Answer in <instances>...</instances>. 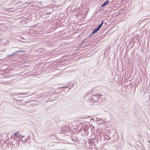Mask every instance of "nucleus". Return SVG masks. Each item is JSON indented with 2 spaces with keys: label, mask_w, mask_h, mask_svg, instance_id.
Returning a JSON list of instances; mask_svg holds the SVG:
<instances>
[{
  "label": "nucleus",
  "mask_w": 150,
  "mask_h": 150,
  "mask_svg": "<svg viewBox=\"0 0 150 150\" xmlns=\"http://www.w3.org/2000/svg\"><path fill=\"white\" fill-rule=\"evenodd\" d=\"M100 96L97 94H95L93 97L94 101L95 102L98 101L100 98Z\"/></svg>",
  "instance_id": "nucleus-1"
},
{
  "label": "nucleus",
  "mask_w": 150,
  "mask_h": 150,
  "mask_svg": "<svg viewBox=\"0 0 150 150\" xmlns=\"http://www.w3.org/2000/svg\"><path fill=\"white\" fill-rule=\"evenodd\" d=\"M109 3V1L108 0L106 1L101 6V7H103L105 6L107 4H108Z\"/></svg>",
  "instance_id": "nucleus-2"
},
{
  "label": "nucleus",
  "mask_w": 150,
  "mask_h": 150,
  "mask_svg": "<svg viewBox=\"0 0 150 150\" xmlns=\"http://www.w3.org/2000/svg\"><path fill=\"white\" fill-rule=\"evenodd\" d=\"M99 30L97 28H96L93 29L92 32V33L93 34H94L96 32L98 31Z\"/></svg>",
  "instance_id": "nucleus-3"
},
{
  "label": "nucleus",
  "mask_w": 150,
  "mask_h": 150,
  "mask_svg": "<svg viewBox=\"0 0 150 150\" xmlns=\"http://www.w3.org/2000/svg\"><path fill=\"white\" fill-rule=\"evenodd\" d=\"M19 133V132L18 131L16 132L15 133H14L13 134V136L15 137H20L19 136H18V133Z\"/></svg>",
  "instance_id": "nucleus-4"
},
{
  "label": "nucleus",
  "mask_w": 150,
  "mask_h": 150,
  "mask_svg": "<svg viewBox=\"0 0 150 150\" xmlns=\"http://www.w3.org/2000/svg\"><path fill=\"white\" fill-rule=\"evenodd\" d=\"M24 52L23 50H20L18 51V54H19L20 53H21Z\"/></svg>",
  "instance_id": "nucleus-5"
},
{
  "label": "nucleus",
  "mask_w": 150,
  "mask_h": 150,
  "mask_svg": "<svg viewBox=\"0 0 150 150\" xmlns=\"http://www.w3.org/2000/svg\"><path fill=\"white\" fill-rule=\"evenodd\" d=\"M102 26V25L100 24V25L97 28L99 30Z\"/></svg>",
  "instance_id": "nucleus-6"
},
{
  "label": "nucleus",
  "mask_w": 150,
  "mask_h": 150,
  "mask_svg": "<svg viewBox=\"0 0 150 150\" xmlns=\"http://www.w3.org/2000/svg\"><path fill=\"white\" fill-rule=\"evenodd\" d=\"M102 26V25L100 24V25L97 28L99 30Z\"/></svg>",
  "instance_id": "nucleus-7"
},
{
  "label": "nucleus",
  "mask_w": 150,
  "mask_h": 150,
  "mask_svg": "<svg viewBox=\"0 0 150 150\" xmlns=\"http://www.w3.org/2000/svg\"><path fill=\"white\" fill-rule=\"evenodd\" d=\"M102 26V25L100 24V25L97 28L99 30Z\"/></svg>",
  "instance_id": "nucleus-8"
},
{
  "label": "nucleus",
  "mask_w": 150,
  "mask_h": 150,
  "mask_svg": "<svg viewBox=\"0 0 150 150\" xmlns=\"http://www.w3.org/2000/svg\"><path fill=\"white\" fill-rule=\"evenodd\" d=\"M103 23V21H102L101 23H100V25H102Z\"/></svg>",
  "instance_id": "nucleus-9"
},
{
  "label": "nucleus",
  "mask_w": 150,
  "mask_h": 150,
  "mask_svg": "<svg viewBox=\"0 0 150 150\" xmlns=\"http://www.w3.org/2000/svg\"><path fill=\"white\" fill-rule=\"evenodd\" d=\"M15 53V54H18V51H15V53Z\"/></svg>",
  "instance_id": "nucleus-10"
},
{
  "label": "nucleus",
  "mask_w": 150,
  "mask_h": 150,
  "mask_svg": "<svg viewBox=\"0 0 150 150\" xmlns=\"http://www.w3.org/2000/svg\"><path fill=\"white\" fill-rule=\"evenodd\" d=\"M14 54H15V53H13L11 55H10V56H9V57H10V56H12V55H14Z\"/></svg>",
  "instance_id": "nucleus-11"
},
{
  "label": "nucleus",
  "mask_w": 150,
  "mask_h": 150,
  "mask_svg": "<svg viewBox=\"0 0 150 150\" xmlns=\"http://www.w3.org/2000/svg\"><path fill=\"white\" fill-rule=\"evenodd\" d=\"M12 9V8H9V9H8L9 10L11 9Z\"/></svg>",
  "instance_id": "nucleus-12"
},
{
  "label": "nucleus",
  "mask_w": 150,
  "mask_h": 150,
  "mask_svg": "<svg viewBox=\"0 0 150 150\" xmlns=\"http://www.w3.org/2000/svg\"><path fill=\"white\" fill-rule=\"evenodd\" d=\"M18 136H20V137H20V136H21V135H18Z\"/></svg>",
  "instance_id": "nucleus-13"
},
{
  "label": "nucleus",
  "mask_w": 150,
  "mask_h": 150,
  "mask_svg": "<svg viewBox=\"0 0 150 150\" xmlns=\"http://www.w3.org/2000/svg\"><path fill=\"white\" fill-rule=\"evenodd\" d=\"M148 141L149 142H150V140H148Z\"/></svg>",
  "instance_id": "nucleus-14"
},
{
  "label": "nucleus",
  "mask_w": 150,
  "mask_h": 150,
  "mask_svg": "<svg viewBox=\"0 0 150 150\" xmlns=\"http://www.w3.org/2000/svg\"><path fill=\"white\" fill-rule=\"evenodd\" d=\"M1 50L0 49V51H1Z\"/></svg>",
  "instance_id": "nucleus-15"
},
{
  "label": "nucleus",
  "mask_w": 150,
  "mask_h": 150,
  "mask_svg": "<svg viewBox=\"0 0 150 150\" xmlns=\"http://www.w3.org/2000/svg\"><path fill=\"white\" fill-rule=\"evenodd\" d=\"M22 137H24V136H22Z\"/></svg>",
  "instance_id": "nucleus-16"
}]
</instances>
